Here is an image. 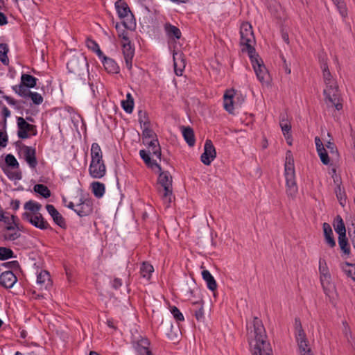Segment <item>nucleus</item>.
Here are the masks:
<instances>
[{"mask_svg": "<svg viewBox=\"0 0 355 355\" xmlns=\"http://www.w3.org/2000/svg\"><path fill=\"white\" fill-rule=\"evenodd\" d=\"M144 128L142 132V140L143 144H145V142L149 141V139H157V135L155 132L149 128V126L146 125L144 126Z\"/></svg>", "mask_w": 355, "mask_h": 355, "instance_id": "obj_41", "label": "nucleus"}, {"mask_svg": "<svg viewBox=\"0 0 355 355\" xmlns=\"http://www.w3.org/2000/svg\"><path fill=\"white\" fill-rule=\"evenodd\" d=\"M322 228L324 232V239L327 244L330 248L335 247L336 244L331 225L327 223H324L322 225Z\"/></svg>", "mask_w": 355, "mask_h": 355, "instance_id": "obj_19", "label": "nucleus"}, {"mask_svg": "<svg viewBox=\"0 0 355 355\" xmlns=\"http://www.w3.org/2000/svg\"><path fill=\"white\" fill-rule=\"evenodd\" d=\"M122 52L126 67L129 70H131L132 67V59L135 55V46L132 45L130 40L122 42Z\"/></svg>", "mask_w": 355, "mask_h": 355, "instance_id": "obj_12", "label": "nucleus"}, {"mask_svg": "<svg viewBox=\"0 0 355 355\" xmlns=\"http://www.w3.org/2000/svg\"><path fill=\"white\" fill-rule=\"evenodd\" d=\"M334 4L336 6L340 14L342 17H345L347 15V10L346 8L345 3L343 0H332Z\"/></svg>", "mask_w": 355, "mask_h": 355, "instance_id": "obj_49", "label": "nucleus"}, {"mask_svg": "<svg viewBox=\"0 0 355 355\" xmlns=\"http://www.w3.org/2000/svg\"><path fill=\"white\" fill-rule=\"evenodd\" d=\"M136 345L149 348L150 341L147 338H141L137 341Z\"/></svg>", "mask_w": 355, "mask_h": 355, "instance_id": "obj_64", "label": "nucleus"}, {"mask_svg": "<svg viewBox=\"0 0 355 355\" xmlns=\"http://www.w3.org/2000/svg\"><path fill=\"white\" fill-rule=\"evenodd\" d=\"M46 209L48 213L52 217L53 222L60 227L66 229V220L62 214L55 209V207L53 205L48 204L46 205Z\"/></svg>", "mask_w": 355, "mask_h": 355, "instance_id": "obj_15", "label": "nucleus"}, {"mask_svg": "<svg viewBox=\"0 0 355 355\" xmlns=\"http://www.w3.org/2000/svg\"><path fill=\"white\" fill-rule=\"evenodd\" d=\"M8 46L6 43L0 44V60L4 65H8L9 59L8 58Z\"/></svg>", "mask_w": 355, "mask_h": 355, "instance_id": "obj_40", "label": "nucleus"}, {"mask_svg": "<svg viewBox=\"0 0 355 355\" xmlns=\"http://www.w3.org/2000/svg\"><path fill=\"white\" fill-rule=\"evenodd\" d=\"M115 8L118 17L123 19V26L128 30L135 31L136 28V19L128 3L124 0H117L115 2Z\"/></svg>", "mask_w": 355, "mask_h": 355, "instance_id": "obj_5", "label": "nucleus"}, {"mask_svg": "<svg viewBox=\"0 0 355 355\" xmlns=\"http://www.w3.org/2000/svg\"><path fill=\"white\" fill-rule=\"evenodd\" d=\"M154 272L153 266L148 261L142 262L140 266V275L141 277L150 280L152 273Z\"/></svg>", "mask_w": 355, "mask_h": 355, "instance_id": "obj_28", "label": "nucleus"}, {"mask_svg": "<svg viewBox=\"0 0 355 355\" xmlns=\"http://www.w3.org/2000/svg\"><path fill=\"white\" fill-rule=\"evenodd\" d=\"M1 266H3L7 268L17 270L20 269L19 263L17 261H11L8 262H4L1 264Z\"/></svg>", "mask_w": 355, "mask_h": 355, "instance_id": "obj_61", "label": "nucleus"}, {"mask_svg": "<svg viewBox=\"0 0 355 355\" xmlns=\"http://www.w3.org/2000/svg\"><path fill=\"white\" fill-rule=\"evenodd\" d=\"M15 257L16 256L14 254L13 251L10 248L0 247V260L4 261Z\"/></svg>", "mask_w": 355, "mask_h": 355, "instance_id": "obj_44", "label": "nucleus"}, {"mask_svg": "<svg viewBox=\"0 0 355 355\" xmlns=\"http://www.w3.org/2000/svg\"><path fill=\"white\" fill-rule=\"evenodd\" d=\"M139 122L144 126H150V122L148 119V114L145 111L139 110L138 112Z\"/></svg>", "mask_w": 355, "mask_h": 355, "instance_id": "obj_55", "label": "nucleus"}, {"mask_svg": "<svg viewBox=\"0 0 355 355\" xmlns=\"http://www.w3.org/2000/svg\"><path fill=\"white\" fill-rule=\"evenodd\" d=\"M279 125L282 130V132L286 140H288L291 137V125L288 121L284 118H282L279 121Z\"/></svg>", "mask_w": 355, "mask_h": 355, "instance_id": "obj_36", "label": "nucleus"}, {"mask_svg": "<svg viewBox=\"0 0 355 355\" xmlns=\"http://www.w3.org/2000/svg\"><path fill=\"white\" fill-rule=\"evenodd\" d=\"M343 272L355 282V263L345 262L342 266Z\"/></svg>", "mask_w": 355, "mask_h": 355, "instance_id": "obj_42", "label": "nucleus"}, {"mask_svg": "<svg viewBox=\"0 0 355 355\" xmlns=\"http://www.w3.org/2000/svg\"><path fill=\"white\" fill-rule=\"evenodd\" d=\"M87 66V59L83 54L72 56L67 64V67L71 73L78 72Z\"/></svg>", "mask_w": 355, "mask_h": 355, "instance_id": "obj_10", "label": "nucleus"}, {"mask_svg": "<svg viewBox=\"0 0 355 355\" xmlns=\"http://www.w3.org/2000/svg\"><path fill=\"white\" fill-rule=\"evenodd\" d=\"M348 236L354 249L355 250V218L352 220L351 225H347Z\"/></svg>", "mask_w": 355, "mask_h": 355, "instance_id": "obj_48", "label": "nucleus"}, {"mask_svg": "<svg viewBox=\"0 0 355 355\" xmlns=\"http://www.w3.org/2000/svg\"><path fill=\"white\" fill-rule=\"evenodd\" d=\"M299 349L303 354H309L311 352V349L309 347V342L307 339L297 342Z\"/></svg>", "mask_w": 355, "mask_h": 355, "instance_id": "obj_57", "label": "nucleus"}, {"mask_svg": "<svg viewBox=\"0 0 355 355\" xmlns=\"http://www.w3.org/2000/svg\"><path fill=\"white\" fill-rule=\"evenodd\" d=\"M182 132L183 137H184V140L186 141V142L187 143V144L189 146L193 147L196 143V139H195V135H194L193 130L189 126H187V127L182 126Z\"/></svg>", "mask_w": 355, "mask_h": 355, "instance_id": "obj_25", "label": "nucleus"}, {"mask_svg": "<svg viewBox=\"0 0 355 355\" xmlns=\"http://www.w3.org/2000/svg\"><path fill=\"white\" fill-rule=\"evenodd\" d=\"M3 230L1 233V236L4 241H13L20 237L21 234L19 232L15 231L13 232H9Z\"/></svg>", "mask_w": 355, "mask_h": 355, "instance_id": "obj_45", "label": "nucleus"}, {"mask_svg": "<svg viewBox=\"0 0 355 355\" xmlns=\"http://www.w3.org/2000/svg\"><path fill=\"white\" fill-rule=\"evenodd\" d=\"M24 159L31 168H35L37 165L36 150L35 148L24 145L21 148Z\"/></svg>", "mask_w": 355, "mask_h": 355, "instance_id": "obj_13", "label": "nucleus"}, {"mask_svg": "<svg viewBox=\"0 0 355 355\" xmlns=\"http://www.w3.org/2000/svg\"><path fill=\"white\" fill-rule=\"evenodd\" d=\"M17 136L21 139L30 137L29 130L31 128V124L28 123L23 117L19 116L17 118Z\"/></svg>", "mask_w": 355, "mask_h": 355, "instance_id": "obj_17", "label": "nucleus"}, {"mask_svg": "<svg viewBox=\"0 0 355 355\" xmlns=\"http://www.w3.org/2000/svg\"><path fill=\"white\" fill-rule=\"evenodd\" d=\"M170 311L176 322H180L184 320L183 314L175 306H171Z\"/></svg>", "mask_w": 355, "mask_h": 355, "instance_id": "obj_50", "label": "nucleus"}, {"mask_svg": "<svg viewBox=\"0 0 355 355\" xmlns=\"http://www.w3.org/2000/svg\"><path fill=\"white\" fill-rule=\"evenodd\" d=\"M331 275H322L320 277V283L326 295L330 296L335 287L331 282Z\"/></svg>", "mask_w": 355, "mask_h": 355, "instance_id": "obj_20", "label": "nucleus"}, {"mask_svg": "<svg viewBox=\"0 0 355 355\" xmlns=\"http://www.w3.org/2000/svg\"><path fill=\"white\" fill-rule=\"evenodd\" d=\"M335 193L340 205L344 207L347 200L345 188L342 187L341 184H337L335 188Z\"/></svg>", "mask_w": 355, "mask_h": 355, "instance_id": "obj_35", "label": "nucleus"}, {"mask_svg": "<svg viewBox=\"0 0 355 355\" xmlns=\"http://www.w3.org/2000/svg\"><path fill=\"white\" fill-rule=\"evenodd\" d=\"M37 283L41 286H44L46 289H48L49 286H51L52 284L49 272L46 270H42L37 275Z\"/></svg>", "mask_w": 355, "mask_h": 355, "instance_id": "obj_26", "label": "nucleus"}, {"mask_svg": "<svg viewBox=\"0 0 355 355\" xmlns=\"http://www.w3.org/2000/svg\"><path fill=\"white\" fill-rule=\"evenodd\" d=\"M91 158H103V153L97 143H93L91 147Z\"/></svg>", "mask_w": 355, "mask_h": 355, "instance_id": "obj_47", "label": "nucleus"}, {"mask_svg": "<svg viewBox=\"0 0 355 355\" xmlns=\"http://www.w3.org/2000/svg\"><path fill=\"white\" fill-rule=\"evenodd\" d=\"M150 154V152H147L145 150H140L139 151L141 158L148 168L153 169L155 167L158 171H161V166L155 160L151 159Z\"/></svg>", "mask_w": 355, "mask_h": 355, "instance_id": "obj_21", "label": "nucleus"}, {"mask_svg": "<svg viewBox=\"0 0 355 355\" xmlns=\"http://www.w3.org/2000/svg\"><path fill=\"white\" fill-rule=\"evenodd\" d=\"M284 168L286 193L288 196L293 198L297 193V187L295 182L294 158L291 150H287L286 153Z\"/></svg>", "mask_w": 355, "mask_h": 355, "instance_id": "obj_3", "label": "nucleus"}, {"mask_svg": "<svg viewBox=\"0 0 355 355\" xmlns=\"http://www.w3.org/2000/svg\"><path fill=\"white\" fill-rule=\"evenodd\" d=\"M89 173L96 179H100L106 173V166L103 158H92L89 167Z\"/></svg>", "mask_w": 355, "mask_h": 355, "instance_id": "obj_9", "label": "nucleus"}, {"mask_svg": "<svg viewBox=\"0 0 355 355\" xmlns=\"http://www.w3.org/2000/svg\"><path fill=\"white\" fill-rule=\"evenodd\" d=\"M158 171V192L164 203L169 205L173 196L172 176L168 171H163L162 168Z\"/></svg>", "mask_w": 355, "mask_h": 355, "instance_id": "obj_4", "label": "nucleus"}, {"mask_svg": "<svg viewBox=\"0 0 355 355\" xmlns=\"http://www.w3.org/2000/svg\"><path fill=\"white\" fill-rule=\"evenodd\" d=\"M115 28L117 31L119 37L122 39V42H125L130 40L128 37V33L125 31V29L122 28L121 26L119 23L116 22L115 24Z\"/></svg>", "mask_w": 355, "mask_h": 355, "instance_id": "obj_51", "label": "nucleus"}, {"mask_svg": "<svg viewBox=\"0 0 355 355\" xmlns=\"http://www.w3.org/2000/svg\"><path fill=\"white\" fill-rule=\"evenodd\" d=\"M42 207V205L37 202H35L33 200H29L28 202H26L24 205V208L26 209V210H28L30 211H31L33 214H37V213H39V211L40 210Z\"/></svg>", "mask_w": 355, "mask_h": 355, "instance_id": "obj_39", "label": "nucleus"}, {"mask_svg": "<svg viewBox=\"0 0 355 355\" xmlns=\"http://www.w3.org/2000/svg\"><path fill=\"white\" fill-rule=\"evenodd\" d=\"M121 106L126 113L131 114L134 108V98L131 94L128 93L126 99L121 101Z\"/></svg>", "mask_w": 355, "mask_h": 355, "instance_id": "obj_34", "label": "nucleus"}, {"mask_svg": "<svg viewBox=\"0 0 355 355\" xmlns=\"http://www.w3.org/2000/svg\"><path fill=\"white\" fill-rule=\"evenodd\" d=\"M33 190L35 193L41 195L44 198H48L51 196V191L44 184H37L33 187Z\"/></svg>", "mask_w": 355, "mask_h": 355, "instance_id": "obj_38", "label": "nucleus"}, {"mask_svg": "<svg viewBox=\"0 0 355 355\" xmlns=\"http://www.w3.org/2000/svg\"><path fill=\"white\" fill-rule=\"evenodd\" d=\"M333 226L338 236L346 235V227L342 217L337 215L334 220Z\"/></svg>", "mask_w": 355, "mask_h": 355, "instance_id": "obj_27", "label": "nucleus"}, {"mask_svg": "<svg viewBox=\"0 0 355 355\" xmlns=\"http://www.w3.org/2000/svg\"><path fill=\"white\" fill-rule=\"evenodd\" d=\"M37 78L32 75L23 73L21 76V83L28 88H34L37 85Z\"/></svg>", "mask_w": 355, "mask_h": 355, "instance_id": "obj_31", "label": "nucleus"}, {"mask_svg": "<svg viewBox=\"0 0 355 355\" xmlns=\"http://www.w3.org/2000/svg\"><path fill=\"white\" fill-rule=\"evenodd\" d=\"M202 276L207 283V288L211 291H216L217 288V283L209 271L207 270H202Z\"/></svg>", "mask_w": 355, "mask_h": 355, "instance_id": "obj_29", "label": "nucleus"}, {"mask_svg": "<svg viewBox=\"0 0 355 355\" xmlns=\"http://www.w3.org/2000/svg\"><path fill=\"white\" fill-rule=\"evenodd\" d=\"M233 94L228 95L227 93L224 95V108L229 113L232 114L234 110Z\"/></svg>", "mask_w": 355, "mask_h": 355, "instance_id": "obj_43", "label": "nucleus"}, {"mask_svg": "<svg viewBox=\"0 0 355 355\" xmlns=\"http://www.w3.org/2000/svg\"><path fill=\"white\" fill-rule=\"evenodd\" d=\"M17 281V277L11 270L2 272L0 275V284L5 288H11Z\"/></svg>", "mask_w": 355, "mask_h": 355, "instance_id": "obj_16", "label": "nucleus"}, {"mask_svg": "<svg viewBox=\"0 0 355 355\" xmlns=\"http://www.w3.org/2000/svg\"><path fill=\"white\" fill-rule=\"evenodd\" d=\"M164 31L167 36L171 39L179 40L181 38L182 33L180 28L170 23L164 24Z\"/></svg>", "mask_w": 355, "mask_h": 355, "instance_id": "obj_23", "label": "nucleus"}, {"mask_svg": "<svg viewBox=\"0 0 355 355\" xmlns=\"http://www.w3.org/2000/svg\"><path fill=\"white\" fill-rule=\"evenodd\" d=\"M253 330L250 331L249 345L252 355H272L270 344L267 340V334L261 320L254 317Z\"/></svg>", "mask_w": 355, "mask_h": 355, "instance_id": "obj_1", "label": "nucleus"}, {"mask_svg": "<svg viewBox=\"0 0 355 355\" xmlns=\"http://www.w3.org/2000/svg\"><path fill=\"white\" fill-rule=\"evenodd\" d=\"M240 44L243 46L242 51H246L248 55L255 53L256 50L253 46V44L255 43V38L252 31V27L249 22L242 23L240 28Z\"/></svg>", "mask_w": 355, "mask_h": 355, "instance_id": "obj_6", "label": "nucleus"}, {"mask_svg": "<svg viewBox=\"0 0 355 355\" xmlns=\"http://www.w3.org/2000/svg\"><path fill=\"white\" fill-rule=\"evenodd\" d=\"M8 178L11 180H19L21 179L22 175L20 171H11L8 169H3Z\"/></svg>", "mask_w": 355, "mask_h": 355, "instance_id": "obj_53", "label": "nucleus"}, {"mask_svg": "<svg viewBox=\"0 0 355 355\" xmlns=\"http://www.w3.org/2000/svg\"><path fill=\"white\" fill-rule=\"evenodd\" d=\"M135 350L137 355H153L149 348L135 345Z\"/></svg>", "mask_w": 355, "mask_h": 355, "instance_id": "obj_62", "label": "nucleus"}, {"mask_svg": "<svg viewBox=\"0 0 355 355\" xmlns=\"http://www.w3.org/2000/svg\"><path fill=\"white\" fill-rule=\"evenodd\" d=\"M28 97L31 98L33 103L35 105H40L43 102V97L37 92H31Z\"/></svg>", "mask_w": 355, "mask_h": 355, "instance_id": "obj_59", "label": "nucleus"}, {"mask_svg": "<svg viewBox=\"0 0 355 355\" xmlns=\"http://www.w3.org/2000/svg\"><path fill=\"white\" fill-rule=\"evenodd\" d=\"M144 145L151 148L152 154L156 156L159 159L162 157L161 147L157 139H153L148 142H145Z\"/></svg>", "mask_w": 355, "mask_h": 355, "instance_id": "obj_30", "label": "nucleus"}, {"mask_svg": "<svg viewBox=\"0 0 355 355\" xmlns=\"http://www.w3.org/2000/svg\"><path fill=\"white\" fill-rule=\"evenodd\" d=\"M338 240L339 247L343 253L342 257H349L351 254V250L347 236H338Z\"/></svg>", "mask_w": 355, "mask_h": 355, "instance_id": "obj_24", "label": "nucleus"}, {"mask_svg": "<svg viewBox=\"0 0 355 355\" xmlns=\"http://www.w3.org/2000/svg\"><path fill=\"white\" fill-rule=\"evenodd\" d=\"M319 272L320 276L330 275L327 262L322 258L319 260Z\"/></svg>", "mask_w": 355, "mask_h": 355, "instance_id": "obj_56", "label": "nucleus"}, {"mask_svg": "<svg viewBox=\"0 0 355 355\" xmlns=\"http://www.w3.org/2000/svg\"><path fill=\"white\" fill-rule=\"evenodd\" d=\"M216 157V152L212 141L207 139L204 146V153L200 156L201 162L205 165L209 166Z\"/></svg>", "mask_w": 355, "mask_h": 355, "instance_id": "obj_11", "label": "nucleus"}, {"mask_svg": "<svg viewBox=\"0 0 355 355\" xmlns=\"http://www.w3.org/2000/svg\"><path fill=\"white\" fill-rule=\"evenodd\" d=\"M102 62L105 69L107 73L112 74H116L119 73V67L113 59L108 57H103Z\"/></svg>", "mask_w": 355, "mask_h": 355, "instance_id": "obj_18", "label": "nucleus"}, {"mask_svg": "<svg viewBox=\"0 0 355 355\" xmlns=\"http://www.w3.org/2000/svg\"><path fill=\"white\" fill-rule=\"evenodd\" d=\"M343 333L344 334V336L347 339L348 343H349L352 346H353L354 345L353 342H352L353 337H352L350 327L348 325L347 321H343Z\"/></svg>", "mask_w": 355, "mask_h": 355, "instance_id": "obj_46", "label": "nucleus"}, {"mask_svg": "<svg viewBox=\"0 0 355 355\" xmlns=\"http://www.w3.org/2000/svg\"><path fill=\"white\" fill-rule=\"evenodd\" d=\"M5 162L8 166L11 168H19V163L14 155L8 154L5 157Z\"/></svg>", "mask_w": 355, "mask_h": 355, "instance_id": "obj_52", "label": "nucleus"}, {"mask_svg": "<svg viewBox=\"0 0 355 355\" xmlns=\"http://www.w3.org/2000/svg\"><path fill=\"white\" fill-rule=\"evenodd\" d=\"M195 309L193 310L194 315L198 321H203L205 318L203 302L202 300L197 301L193 303Z\"/></svg>", "mask_w": 355, "mask_h": 355, "instance_id": "obj_33", "label": "nucleus"}, {"mask_svg": "<svg viewBox=\"0 0 355 355\" xmlns=\"http://www.w3.org/2000/svg\"><path fill=\"white\" fill-rule=\"evenodd\" d=\"M249 57L259 80L261 83L266 82L269 74L261 58L257 53L251 54Z\"/></svg>", "mask_w": 355, "mask_h": 355, "instance_id": "obj_7", "label": "nucleus"}, {"mask_svg": "<svg viewBox=\"0 0 355 355\" xmlns=\"http://www.w3.org/2000/svg\"><path fill=\"white\" fill-rule=\"evenodd\" d=\"M317 152L322 163L324 165H328L330 162V159L326 149L324 148V150H321V151Z\"/></svg>", "mask_w": 355, "mask_h": 355, "instance_id": "obj_60", "label": "nucleus"}, {"mask_svg": "<svg viewBox=\"0 0 355 355\" xmlns=\"http://www.w3.org/2000/svg\"><path fill=\"white\" fill-rule=\"evenodd\" d=\"M21 218L23 220L28 221L32 225L40 230H52V227L40 213H37L33 215L31 212L26 211L22 214Z\"/></svg>", "mask_w": 355, "mask_h": 355, "instance_id": "obj_8", "label": "nucleus"}, {"mask_svg": "<svg viewBox=\"0 0 355 355\" xmlns=\"http://www.w3.org/2000/svg\"><path fill=\"white\" fill-rule=\"evenodd\" d=\"M12 90L17 94L19 96L27 98L29 96V93H31V91H30V88H28L24 85L20 84L16 85L12 87Z\"/></svg>", "mask_w": 355, "mask_h": 355, "instance_id": "obj_37", "label": "nucleus"}, {"mask_svg": "<svg viewBox=\"0 0 355 355\" xmlns=\"http://www.w3.org/2000/svg\"><path fill=\"white\" fill-rule=\"evenodd\" d=\"M182 291L184 295L189 299L196 295V293L198 291V288L194 280L187 282L183 286Z\"/></svg>", "mask_w": 355, "mask_h": 355, "instance_id": "obj_22", "label": "nucleus"}, {"mask_svg": "<svg viewBox=\"0 0 355 355\" xmlns=\"http://www.w3.org/2000/svg\"><path fill=\"white\" fill-rule=\"evenodd\" d=\"M0 221H3L5 224H6V226L4 228L5 230L12 231L15 230V227L13 226L10 218L8 216H5L4 214L0 215Z\"/></svg>", "mask_w": 355, "mask_h": 355, "instance_id": "obj_54", "label": "nucleus"}, {"mask_svg": "<svg viewBox=\"0 0 355 355\" xmlns=\"http://www.w3.org/2000/svg\"><path fill=\"white\" fill-rule=\"evenodd\" d=\"M86 45L87 48L91 49L92 51H94L99 47L98 43L91 38H87L86 40Z\"/></svg>", "mask_w": 355, "mask_h": 355, "instance_id": "obj_63", "label": "nucleus"}, {"mask_svg": "<svg viewBox=\"0 0 355 355\" xmlns=\"http://www.w3.org/2000/svg\"><path fill=\"white\" fill-rule=\"evenodd\" d=\"M92 192L95 197L100 198L103 196L105 191V184L100 182H93L91 184Z\"/></svg>", "mask_w": 355, "mask_h": 355, "instance_id": "obj_32", "label": "nucleus"}, {"mask_svg": "<svg viewBox=\"0 0 355 355\" xmlns=\"http://www.w3.org/2000/svg\"><path fill=\"white\" fill-rule=\"evenodd\" d=\"M319 62L322 73L326 71H329V66L327 64V58L326 55L321 54L319 55Z\"/></svg>", "mask_w": 355, "mask_h": 355, "instance_id": "obj_58", "label": "nucleus"}, {"mask_svg": "<svg viewBox=\"0 0 355 355\" xmlns=\"http://www.w3.org/2000/svg\"><path fill=\"white\" fill-rule=\"evenodd\" d=\"M326 88L323 91L324 101L328 107H335L337 110L343 109V104L340 102L338 87L336 82L333 79L329 71L322 73Z\"/></svg>", "mask_w": 355, "mask_h": 355, "instance_id": "obj_2", "label": "nucleus"}, {"mask_svg": "<svg viewBox=\"0 0 355 355\" xmlns=\"http://www.w3.org/2000/svg\"><path fill=\"white\" fill-rule=\"evenodd\" d=\"M74 211L80 217L88 216L92 211V204L90 200L80 198L76 205Z\"/></svg>", "mask_w": 355, "mask_h": 355, "instance_id": "obj_14", "label": "nucleus"}]
</instances>
